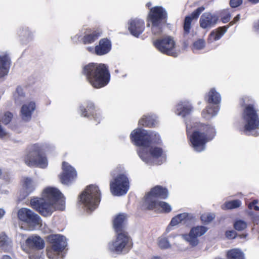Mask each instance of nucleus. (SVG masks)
Returning a JSON list of instances; mask_svg holds the SVG:
<instances>
[{
	"mask_svg": "<svg viewBox=\"0 0 259 259\" xmlns=\"http://www.w3.org/2000/svg\"><path fill=\"white\" fill-rule=\"evenodd\" d=\"M102 31L100 29H87L81 39L84 45L94 43L102 35Z\"/></svg>",
	"mask_w": 259,
	"mask_h": 259,
	"instance_id": "nucleus-19",
	"label": "nucleus"
},
{
	"mask_svg": "<svg viewBox=\"0 0 259 259\" xmlns=\"http://www.w3.org/2000/svg\"><path fill=\"white\" fill-rule=\"evenodd\" d=\"M150 215L152 216V217H155V215H153L152 214H151Z\"/></svg>",
	"mask_w": 259,
	"mask_h": 259,
	"instance_id": "nucleus-63",
	"label": "nucleus"
},
{
	"mask_svg": "<svg viewBox=\"0 0 259 259\" xmlns=\"http://www.w3.org/2000/svg\"><path fill=\"white\" fill-rule=\"evenodd\" d=\"M127 221V217L123 213H120L115 216L113 220V226L116 233L123 232Z\"/></svg>",
	"mask_w": 259,
	"mask_h": 259,
	"instance_id": "nucleus-26",
	"label": "nucleus"
},
{
	"mask_svg": "<svg viewBox=\"0 0 259 259\" xmlns=\"http://www.w3.org/2000/svg\"><path fill=\"white\" fill-rule=\"evenodd\" d=\"M25 163L29 167L45 168L48 165V160L42 146L34 144L28 146L23 157Z\"/></svg>",
	"mask_w": 259,
	"mask_h": 259,
	"instance_id": "nucleus-8",
	"label": "nucleus"
},
{
	"mask_svg": "<svg viewBox=\"0 0 259 259\" xmlns=\"http://www.w3.org/2000/svg\"><path fill=\"white\" fill-rule=\"evenodd\" d=\"M146 7H150L151 6V3L150 2H148L146 4Z\"/></svg>",
	"mask_w": 259,
	"mask_h": 259,
	"instance_id": "nucleus-60",
	"label": "nucleus"
},
{
	"mask_svg": "<svg viewBox=\"0 0 259 259\" xmlns=\"http://www.w3.org/2000/svg\"><path fill=\"white\" fill-rule=\"evenodd\" d=\"M112 49L111 40L106 37L101 39L96 46V55L101 56L109 53Z\"/></svg>",
	"mask_w": 259,
	"mask_h": 259,
	"instance_id": "nucleus-22",
	"label": "nucleus"
},
{
	"mask_svg": "<svg viewBox=\"0 0 259 259\" xmlns=\"http://www.w3.org/2000/svg\"><path fill=\"white\" fill-rule=\"evenodd\" d=\"M194 221V217L191 213L184 212L173 218L171 221L170 225L174 226L181 223L189 225Z\"/></svg>",
	"mask_w": 259,
	"mask_h": 259,
	"instance_id": "nucleus-24",
	"label": "nucleus"
},
{
	"mask_svg": "<svg viewBox=\"0 0 259 259\" xmlns=\"http://www.w3.org/2000/svg\"><path fill=\"white\" fill-rule=\"evenodd\" d=\"M226 237L229 239H232L236 237V233L234 230H228L225 232Z\"/></svg>",
	"mask_w": 259,
	"mask_h": 259,
	"instance_id": "nucleus-46",
	"label": "nucleus"
},
{
	"mask_svg": "<svg viewBox=\"0 0 259 259\" xmlns=\"http://www.w3.org/2000/svg\"><path fill=\"white\" fill-rule=\"evenodd\" d=\"M36 108L34 102H30L28 104H24L20 110V115L22 119L25 121H29L31 119L32 114Z\"/></svg>",
	"mask_w": 259,
	"mask_h": 259,
	"instance_id": "nucleus-23",
	"label": "nucleus"
},
{
	"mask_svg": "<svg viewBox=\"0 0 259 259\" xmlns=\"http://www.w3.org/2000/svg\"><path fill=\"white\" fill-rule=\"evenodd\" d=\"M158 246L161 249H166L170 247L171 245L168 239L165 236L159 237L157 239Z\"/></svg>",
	"mask_w": 259,
	"mask_h": 259,
	"instance_id": "nucleus-39",
	"label": "nucleus"
},
{
	"mask_svg": "<svg viewBox=\"0 0 259 259\" xmlns=\"http://www.w3.org/2000/svg\"><path fill=\"white\" fill-rule=\"evenodd\" d=\"M79 111L81 116L93 120L96 125L100 123L102 120L101 114L96 110L95 104L91 101L85 102V106L80 105Z\"/></svg>",
	"mask_w": 259,
	"mask_h": 259,
	"instance_id": "nucleus-15",
	"label": "nucleus"
},
{
	"mask_svg": "<svg viewBox=\"0 0 259 259\" xmlns=\"http://www.w3.org/2000/svg\"><path fill=\"white\" fill-rule=\"evenodd\" d=\"M245 203L249 209L259 210V201L257 199H250V201H246Z\"/></svg>",
	"mask_w": 259,
	"mask_h": 259,
	"instance_id": "nucleus-41",
	"label": "nucleus"
},
{
	"mask_svg": "<svg viewBox=\"0 0 259 259\" xmlns=\"http://www.w3.org/2000/svg\"><path fill=\"white\" fill-rule=\"evenodd\" d=\"M130 138L135 145L149 148L148 151L141 149L138 152L140 157L146 163L151 162L152 158L158 159L164 154L162 148L151 146L161 143L159 135L154 132L137 128L131 133Z\"/></svg>",
	"mask_w": 259,
	"mask_h": 259,
	"instance_id": "nucleus-1",
	"label": "nucleus"
},
{
	"mask_svg": "<svg viewBox=\"0 0 259 259\" xmlns=\"http://www.w3.org/2000/svg\"><path fill=\"white\" fill-rule=\"evenodd\" d=\"M227 257L228 259H244V254L240 249L234 248L228 251Z\"/></svg>",
	"mask_w": 259,
	"mask_h": 259,
	"instance_id": "nucleus-35",
	"label": "nucleus"
},
{
	"mask_svg": "<svg viewBox=\"0 0 259 259\" xmlns=\"http://www.w3.org/2000/svg\"><path fill=\"white\" fill-rule=\"evenodd\" d=\"M30 206L35 210H64L65 198L57 188L48 187L44 189L40 197L31 198Z\"/></svg>",
	"mask_w": 259,
	"mask_h": 259,
	"instance_id": "nucleus-2",
	"label": "nucleus"
},
{
	"mask_svg": "<svg viewBox=\"0 0 259 259\" xmlns=\"http://www.w3.org/2000/svg\"><path fill=\"white\" fill-rule=\"evenodd\" d=\"M5 214V211H0V219H2Z\"/></svg>",
	"mask_w": 259,
	"mask_h": 259,
	"instance_id": "nucleus-56",
	"label": "nucleus"
},
{
	"mask_svg": "<svg viewBox=\"0 0 259 259\" xmlns=\"http://www.w3.org/2000/svg\"><path fill=\"white\" fill-rule=\"evenodd\" d=\"M132 244L130 236L123 231L117 233L115 239L108 243V248L110 251L119 254L128 251Z\"/></svg>",
	"mask_w": 259,
	"mask_h": 259,
	"instance_id": "nucleus-11",
	"label": "nucleus"
},
{
	"mask_svg": "<svg viewBox=\"0 0 259 259\" xmlns=\"http://www.w3.org/2000/svg\"><path fill=\"white\" fill-rule=\"evenodd\" d=\"M250 3L255 5L259 3V0H247Z\"/></svg>",
	"mask_w": 259,
	"mask_h": 259,
	"instance_id": "nucleus-53",
	"label": "nucleus"
},
{
	"mask_svg": "<svg viewBox=\"0 0 259 259\" xmlns=\"http://www.w3.org/2000/svg\"><path fill=\"white\" fill-rule=\"evenodd\" d=\"M234 228L238 231H242L247 227L246 223L241 220H236L234 223Z\"/></svg>",
	"mask_w": 259,
	"mask_h": 259,
	"instance_id": "nucleus-42",
	"label": "nucleus"
},
{
	"mask_svg": "<svg viewBox=\"0 0 259 259\" xmlns=\"http://www.w3.org/2000/svg\"><path fill=\"white\" fill-rule=\"evenodd\" d=\"M18 217L27 225L30 230L35 229L41 223L40 218L33 211H18Z\"/></svg>",
	"mask_w": 259,
	"mask_h": 259,
	"instance_id": "nucleus-16",
	"label": "nucleus"
},
{
	"mask_svg": "<svg viewBox=\"0 0 259 259\" xmlns=\"http://www.w3.org/2000/svg\"><path fill=\"white\" fill-rule=\"evenodd\" d=\"M203 6L200 7L193 11L191 16H187L185 18L183 28L184 33L188 34L190 32L191 23L193 19H197L200 14L204 10Z\"/></svg>",
	"mask_w": 259,
	"mask_h": 259,
	"instance_id": "nucleus-21",
	"label": "nucleus"
},
{
	"mask_svg": "<svg viewBox=\"0 0 259 259\" xmlns=\"http://www.w3.org/2000/svg\"><path fill=\"white\" fill-rule=\"evenodd\" d=\"M205 46V42L202 39H199L195 41L193 44V49L196 50L203 49Z\"/></svg>",
	"mask_w": 259,
	"mask_h": 259,
	"instance_id": "nucleus-44",
	"label": "nucleus"
},
{
	"mask_svg": "<svg viewBox=\"0 0 259 259\" xmlns=\"http://www.w3.org/2000/svg\"><path fill=\"white\" fill-rule=\"evenodd\" d=\"M138 124L140 126L154 127L156 125V120L151 116L144 115L139 120Z\"/></svg>",
	"mask_w": 259,
	"mask_h": 259,
	"instance_id": "nucleus-29",
	"label": "nucleus"
},
{
	"mask_svg": "<svg viewBox=\"0 0 259 259\" xmlns=\"http://www.w3.org/2000/svg\"><path fill=\"white\" fill-rule=\"evenodd\" d=\"M11 64L10 56L7 54L0 55V77L7 75Z\"/></svg>",
	"mask_w": 259,
	"mask_h": 259,
	"instance_id": "nucleus-25",
	"label": "nucleus"
},
{
	"mask_svg": "<svg viewBox=\"0 0 259 259\" xmlns=\"http://www.w3.org/2000/svg\"><path fill=\"white\" fill-rule=\"evenodd\" d=\"M229 27V25L224 26L212 30L209 35L208 40L212 42L220 39Z\"/></svg>",
	"mask_w": 259,
	"mask_h": 259,
	"instance_id": "nucleus-28",
	"label": "nucleus"
},
{
	"mask_svg": "<svg viewBox=\"0 0 259 259\" xmlns=\"http://www.w3.org/2000/svg\"><path fill=\"white\" fill-rule=\"evenodd\" d=\"M192 132L187 129V135L191 146L197 152H201L205 148L207 142L211 141L216 132L213 126L200 122L194 123Z\"/></svg>",
	"mask_w": 259,
	"mask_h": 259,
	"instance_id": "nucleus-3",
	"label": "nucleus"
},
{
	"mask_svg": "<svg viewBox=\"0 0 259 259\" xmlns=\"http://www.w3.org/2000/svg\"><path fill=\"white\" fill-rule=\"evenodd\" d=\"M153 46L159 52L163 54L176 57L177 53L175 51V42L169 36L162 38L157 39L153 41Z\"/></svg>",
	"mask_w": 259,
	"mask_h": 259,
	"instance_id": "nucleus-13",
	"label": "nucleus"
},
{
	"mask_svg": "<svg viewBox=\"0 0 259 259\" xmlns=\"http://www.w3.org/2000/svg\"><path fill=\"white\" fill-rule=\"evenodd\" d=\"M50 246L47 248V256L49 259H63V250L67 246L66 238L59 234L51 235L48 237Z\"/></svg>",
	"mask_w": 259,
	"mask_h": 259,
	"instance_id": "nucleus-10",
	"label": "nucleus"
},
{
	"mask_svg": "<svg viewBox=\"0 0 259 259\" xmlns=\"http://www.w3.org/2000/svg\"><path fill=\"white\" fill-rule=\"evenodd\" d=\"M2 259H12L11 257L8 255H4Z\"/></svg>",
	"mask_w": 259,
	"mask_h": 259,
	"instance_id": "nucleus-54",
	"label": "nucleus"
},
{
	"mask_svg": "<svg viewBox=\"0 0 259 259\" xmlns=\"http://www.w3.org/2000/svg\"><path fill=\"white\" fill-rule=\"evenodd\" d=\"M23 188L26 193V196H28L32 193L35 189L32 180L29 178H24L23 180Z\"/></svg>",
	"mask_w": 259,
	"mask_h": 259,
	"instance_id": "nucleus-33",
	"label": "nucleus"
},
{
	"mask_svg": "<svg viewBox=\"0 0 259 259\" xmlns=\"http://www.w3.org/2000/svg\"><path fill=\"white\" fill-rule=\"evenodd\" d=\"M168 196L167 189L160 185L151 188L142 199V205L149 210H171L170 204L158 199H166Z\"/></svg>",
	"mask_w": 259,
	"mask_h": 259,
	"instance_id": "nucleus-5",
	"label": "nucleus"
},
{
	"mask_svg": "<svg viewBox=\"0 0 259 259\" xmlns=\"http://www.w3.org/2000/svg\"><path fill=\"white\" fill-rule=\"evenodd\" d=\"M204 100L209 105H214V107L208 106L206 108V113L212 116L216 115L219 110L218 105L221 101L220 94L217 92L214 88H211L205 96Z\"/></svg>",
	"mask_w": 259,
	"mask_h": 259,
	"instance_id": "nucleus-14",
	"label": "nucleus"
},
{
	"mask_svg": "<svg viewBox=\"0 0 259 259\" xmlns=\"http://www.w3.org/2000/svg\"><path fill=\"white\" fill-rule=\"evenodd\" d=\"M10 242L5 235H0V247L7 249L9 246Z\"/></svg>",
	"mask_w": 259,
	"mask_h": 259,
	"instance_id": "nucleus-43",
	"label": "nucleus"
},
{
	"mask_svg": "<svg viewBox=\"0 0 259 259\" xmlns=\"http://www.w3.org/2000/svg\"><path fill=\"white\" fill-rule=\"evenodd\" d=\"M26 244L31 248L41 249L44 247V240L38 236H31L26 240Z\"/></svg>",
	"mask_w": 259,
	"mask_h": 259,
	"instance_id": "nucleus-27",
	"label": "nucleus"
},
{
	"mask_svg": "<svg viewBox=\"0 0 259 259\" xmlns=\"http://www.w3.org/2000/svg\"><path fill=\"white\" fill-rule=\"evenodd\" d=\"M248 98L243 97L240 99V106L243 108L241 118L244 123L243 131L247 135L257 137L259 135V114L253 104H246Z\"/></svg>",
	"mask_w": 259,
	"mask_h": 259,
	"instance_id": "nucleus-6",
	"label": "nucleus"
},
{
	"mask_svg": "<svg viewBox=\"0 0 259 259\" xmlns=\"http://www.w3.org/2000/svg\"><path fill=\"white\" fill-rule=\"evenodd\" d=\"M243 0H230L229 5L232 8H236L241 6Z\"/></svg>",
	"mask_w": 259,
	"mask_h": 259,
	"instance_id": "nucleus-45",
	"label": "nucleus"
},
{
	"mask_svg": "<svg viewBox=\"0 0 259 259\" xmlns=\"http://www.w3.org/2000/svg\"><path fill=\"white\" fill-rule=\"evenodd\" d=\"M181 236L192 246H195L199 243L198 237L194 234H191V231L189 234H183Z\"/></svg>",
	"mask_w": 259,
	"mask_h": 259,
	"instance_id": "nucleus-34",
	"label": "nucleus"
},
{
	"mask_svg": "<svg viewBox=\"0 0 259 259\" xmlns=\"http://www.w3.org/2000/svg\"><path fill=\"white\" fill-rule=\"evenodd\" d=\"M242 204L239 199H234L226 201L221 206L222 209H233L238 208Z\"/></svg>",
	"mask_w": 259,
	"mask_h": 259,
	"instance_id": "nucleus-31",
	"label": "nucleus"
},
{
	"mask_svg": "<svg viewBox=\"0 0 259 259\" xmlns=\"http://www.w3.org/2000/svg\"><path fill=\"white\" fill-rule=\"evenodd\" d=\"M253 28L254 31H259V20L254 22Z\"/></svg>",
	"mask_w": 259,
	"mask_h": 259,
	"instance_id": "nucleus-50",
	"label": "nucleus"
},
{
	"mask_svg": "<svg viewBox=\"0 0 259 259\" xmlns=\"http://www.w3.org/2000/svg\"><path fill=\"white\" fill-rule=\"evenodd\" d=\"M13 118V114L10 112H7L4 114H0V123L7 125L9 124Z\"/></svg>",
	"mask_w": 259,
	"mask_h": 259,
	"instance_id": "nucleus-40",
	"label": "nucleus"
},
{
	"mask_svg": "<svg viewBox=\"0 0 259 259\" xmlns=\"http://www.w3.org/2000/svg\"><path fill=\"white\" fill-rule=\"evenodd\" d=\"M219 20V17L210 12L203 13L200 19V26L203 29L211 28L217 24Z\"/></svg>",
	"mask_w": 259,
	"mask_h": 259,
	"instance_id": "nucleus-20",
	"label": "nucleus"
},
{
	"mask_svg": "<svg viewBox=\"0 0 259 259\" xmlns=\"http://www.w3.org/2000/svg\"><path fill=\"white\" fill-rule=\"evenodd\" d=\"M145 28V22L138 18L131 19L128 22V29L131 34L135 37H139Z\"/></svg>",
	"mask_w": 259,
	"mask_h": 259,
	"instance_id": "nucleus-18",
	"label": "nucleus"
},
{
	"mask_svg": "<svg viewBox=\"0 0 259 259\" xmlns=\"http://www.w3.org/2000/svg\"><path fill=\"white\" fill-rule=\"evenodd\" d=\"M219 18H220L221 21L223 23H226L230 20L231 14L229 9H224L222 10L220 13Z\"/></svg>",
	"mask_w": 259,
	"mask_h": 259,
	"instance_id": "nucleus-37",
	"label": "nucleus"
},
{
	"mask_svg": "<svg viewBox=\"0 0 259 259\" xmlns=\"http://www.w3.org/2000/svg\"><path fill=\"white\" fill-rule=\"evenodd\" d=\"M7 135V132L3 128L0 124V138L3 139L6 137Z\"/></svg>",
	"mask_w": 259,
	"mask_h": 259,
	"instance_id": "nucleus-47",
	"label": "nucleus"
},
{
	"mask_svg": "<svg viewBox=\"0 0 259 259\" xmlns=\"http://www.w3.org/2000/svg\"><path fill=\"white\" fill-rule=\"evenodd\" d=\"M0 210H3V209H0Z\"/></svg>",
	"mask_w": 259,
	"mask_h": 259,
	"instance_id": "nucleus-64",
	"label": "nucleus"
},
{
	"mask_svg": "<svg viewBox=\"0 0 259 259\" xmlns=\"http://www.w3.org/2000/svg\"><path fill=\"white\" fill-rule=\"evenodd\" d=\"M208 228L203 226L194 227L191 229V234H194L198 237L205 234Z\"/></svg>",
	"mask_w": 259,
	"mask_h": 259,
	"instance_id": "nucleus-36",
	"label": "nucleus"
},
{
	"mask_svg": "<svg viewBox=\"0 0 259 259\" xmlns=\"http://www.w3.org/2000/svg\"><path fill=\"white\" fill-rule=\"evenodd\" d=\"M62 170L59 176L62 184H68L77 177L75 169L65 161L62 162Z\"/></svg>",
	"mask_w": 259,
	"mask_h": 259,
	"instance_id": "nucleus-17",
	"label": "nucleus"
},
{
	"mask_svg": "<svg viewBox=\"0 0 259 259\" xmlns=\"http://www.w3.org/2000/svg\"><path fill=\"white\" fill-rule=\"evenodd\" d=\"M86 50L89 52L96 55V46H95V47H88L86 48Z\"/></svg>",
	"mask_w": 259,
	"mask_h": 259,
	"instance_id": "nucleus-49",
	"label": "nucleus"
},
{
	"mask_svg": "<svg viewBox=\"0 0 259 259\" xmlns=\"http://www.w3.org/2000/svg\"><path fill=\"white\" fill-rule=\"evenodd\" d=\"M193 110L191 105H179L177 108L178 114L183 117L189 115Z\"/></svg>",
	"mask_w": 259,
	"mask_h": 259,
	"instance_id": "nucleus-32",
	"label": "nucleus"
},
{
	"mask_svg": "<svg viewBox=\"0 0 259 259\" xmlns=\"http://www.w3.org/2000/svg\"><path fill=\"white\" fill-rule=\"evenodd\" d=\"M2 172L1 169H0V176L2 175Z\"/></svg>",
	"mask_w": 259,
	"mask_h": 259,
	"instance_id": "nucleus-61",
	"label": "nucleus"
},
{
	"mask_svg": "<svg viewBox=\"0 0 259 259\" xmlns=\"http://www.w3.org/2000/svg\"><path fill=\"white\" fill-rule=\"evenodd\" d=\"M129 189V180L125 173L118 174L110 182V190L114 196L125 195Z\"/></svg>",
	"mask_w": 259,
	"mask_h": 259,
	"instance_id": "nucleus-12",
	"label": "nucleus"
},
{
	"mask_svg": "<svg viewBox=\"0 0 259 259\" xmlns=\"http://www.w3.org/2000/svg\"><path fill=\"white\" fill-rule=\"evenodd\" d=\"M19 210H25V211H27V210H30L29 209L26 208H22Z\"/></svg>",
	"mask_w": 259,
	"mask_h": 259,
	"instance_id": "nucleus-59",
	"label": "nucleus"
},
{
	"mask_svg": "<svg viewBox=\"0 0 259 259\" xmlns=\"http://www.w3.org/2000/svg\"><path fill=\"white\" fill-rule=\"evenodd\" d=\"M214 213L209 211H204L201 215V220L204 223L208 224L210 223L214 218Z\"/></svg>",
	"mask_w": 259,
	"mask_h": 259,
	"instance_id": "nucleus-38",
	"label": "nucleus"
},
{
	"mask_svg": "<svg viewBox=\"0 0 259 259\" xmlns=\"http://www.w3.org/2000/svg\"><path fill=\"white\" fill-rule=\"evenodd\" d=\"M240 237H245V235H240Z\"/></svg>",
	"mask_w": 259,
	"mask_h": 259,
	"instance_id": "nucleus-62",
	"label": "nucleus"
},
{
	"mask_svg": "<svg viewBox=\"0 0 259 259\" xmlns=\"http://www.w3.org/2000/svg\"><path fill=\"white\" fill-rule=\"evenodd\" d=\"M13 98L15 103L17 105H21L25 101V93L21 86L17 87L16 91L13 94Z\"/></svg>",
	"mask_w": 259,
	"mask_h": 259,
	"instance_id": "nucleus-30",
	"label": "nucleus"
},
{
	"mask_svg": "<svg viewBox=\"0 0 259 259\" xmlns=\"http://www.w3.org/2000/svg\"><path fill=\"white\" fill-rule=\"evenodd\" d=\"M180 235L176 234V235H171L170 236V237L174 238H176V237H180Z\"/></svg>",
	"mask_w": 259,
	"mask_h": 259,
	"instance_id": "nucleus-57",
	"label": "nucleus"
},
{
	"mask_svg": "<svg viewBox=\"0 0 259 259\" xmlns=\"http://www.w3.org/2000/svg\"><path fill=\"white\" fill-rule=\"evenodd\" d=\"M150 259H161V258L158 256H153Z\"/></svg>",
	"mask_w": 259,
	"mask_h": 259,
	"instance_id": "nucleus-55",
	"label": "nucleus"
},
{
	"mask_svg": "<svg viewBox=\"0 0 259 259\" xmlns=\"http://www.w3.org/2000/svg\"><path fill=\"white\" fill-rule=\"evenodd\" d=\"M82 73L86 77L89 83L95 89L103 88L110 81V72L105 64L90 63L83 67Z\"/></svg>",
	"mask_w": 259,
	"mask_h": 259,
	"instance_id": "nucleus-4",
	"label": "nucleus"
},
{
	"mask_svg": "<svg viewBox=\"0 0 259 259\" xmlns=\"http://www.w3.org/2000/svg\"><path fill=\"white\" fill-rule=\"evenodd\" d=\"M101 193L95 185L88 186L78 196V203L88 210L97 209L101 201Z\"/></svg>",
	"mask_w": 259,
	"mask_h": 259,
	"instance_id": "nucleus-9",
	"label": "nucleus"
},
{
	"mask_svg": "<svg viewBox=\"0 0 259 259\" xmlns=\"http://www.w3.org/2000/svg\"><path fill=\"white\" fill-rule=\"evenodd\" d=\"M42 215L48 217L52 214V211H40Z\"/></svg>",
	"mask_w": 259,
	"mask_h": 259,
	"instance_id": "nucleus-52",
	"label": "nucleus"
},
{
	"mask_svg": "<svg viewBox=\"0 0 259 259\" xmlns=\"http://www.w3.org/2000/svg\"><path fill=\"white\" fill-rule=\"evenodd\" d=\"M205 111L204 110H203V111L202 112V116L203 117H204V118L206 117V116L205 115Z\"/></svg>",
	"mask_w": 259,
	"mask_h": 259,
	"instance_id": "nucleus-58",
	"label": "nucleus"
},
{
	"mask_svg": "<svg viewBox=\"0 0 259 259\" xmlns=\"http://www.w3.org/2000/svg\"><path fill=\"white\" fill-rule=\"evenodd\" d=\"M240 19V14H238L233 19V20L231 21L229 23V25L230 26H232V25H233L234 24H235L236 23H237Z\"/></svg>",
	"mask_w": 259,
	"mask_h": 259,
	"instance_id": "nucleus-48",
	"label": "nucleus"
},
{
	"mask_svg": "<svg viewBox=\"0 0 259 259\" xmlns=\"http://www.w3.org/2000/svg\"><path fill=\"white\" fill-rule=\"evenodd\" d=\"M167 12L161 6L151 8L148 14L146 21L147 27H151L152 33L156 36L162 34L164 26L167 24Z\"/></svg>",
	"mask_w": 259,
	"mask_h": 259,
	"instance_id": "nucleus-7",
	"label": "nucleus"
},
{
	"mask_svg": "<svg viewBox=\"0 0 259 259\" xmlns=\"http://www.w3.org/2000/svg\"><path fill=\"white\" fill-rule=\"evenodd\" d=\"M30 259H40L41 258V254H31L29 255Z\"/></svg>",
	"mask_w": 259,
	"mask_h": 259,
	"instance_id": "nucleus-51",
	"label": "nucleus"
}]
</instances>
